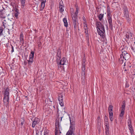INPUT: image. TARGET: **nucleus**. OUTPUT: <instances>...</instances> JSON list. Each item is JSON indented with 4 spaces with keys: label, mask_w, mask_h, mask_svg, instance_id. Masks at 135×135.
Returning a JSON list of instances; mask_svg holds the SVG:
<instances>
[{
    "label": "nucleus",
    "mask_w": 135,
    "mask_h": 135,
    "mask_svg": "<svg viewBox=\"0 0 135 135\" xmlns=\"http://www.w3.org/2000/svg\"><path fill=\"white\" fill-rule=\"evenodd\" d=\"M58 99L59 102L61 106L64 105L63 95L62 94H59L58 95Z\"/></svg>",
    "instance_id": "obj_9"
},
{
    "label": "nucleus",
    "mask_w": 135,
    "mask_h": 135,
    "mask_svg": "<svg viewBox=\"0 0 135 135\" xmlns=\"http://www.w3.org/2000/svg\"><path fill=\"white\" fill-rule=\"evenodd\" d=\"M44 9H43L42 7L41 8V7L40 8V11H42Z\"/></svg>",
    "instance_id": "obj_59"
},
{
    "label": "nucleus",
    "mask_w": 135,
    "mask_h": 135,
    "mask_svg": "<svg viewBox=\"0 0 135 135\" xmlns=\"http://www.w3.org/2000/svg\"><path fill=\"white\" fill-rule=\"evenodd\" d=\"M9 89L8 87H7L5 91L4 94V97H9Z\"/></svg>",
    "instance_id": "obj_17"
},
{
    "label": "nucleus",
    "mask_w": 135,
    "mask_h": 135,
    "mask_svg": "<svg viewBox=\"0 0 135 135\" xmlns=\"http://www.w3.org/2000/svg\"><path fill=\"white\" fill-rule=\"evenodd\" d=\"M122 105L121 110L125 111L126 107V102L125 100H124L122 102Z\"/></svg>",
    "instance_id": "obj_19"
},
{
    "label": "nucleus",
    "mask_w": 135,
    "mask_h": 135,
    "mask_svg": "<svg viewBox=\"0 0 135 135\" xmlns=\"http://www.w3.org/2000/svg\"><path fill=\"white\" fill-rule=\"evenodd\" d=\"M132 75H135V73H133V74H132Z\"/></svg>",
    "instance_id": "obj_61"
},
{
    "label": "nucleus",
    "mask_w": 135,
    "mask_h": 135,
    "mask_svg": "<svg viewBox=\"0 0 135 135\" xmlns=\"http://www.w3.org/2000/svg\"><path fill=\"white\" fill-rule=\"evenodd\" d=\"M22 119L21 121V125L22 126L25 123V120L24 119V118L23 117L22 118H21Z\"/></svg>",
    "instance_id": "obj_37"
},
{
    "label": "nucleus",
    "mask_w": 135,
    "mask_h": 135,
    "mask_svg": "<svg viewBox=\"0 0 135 135\" xmlns=\"http://www.w3.org/2000/svg\"><path fill=\"white\" fill-rule=\"evenodd\" d=\"M6 20H4L3 21V22L2 23L3 26L4 27V28H5L6 27L5 25L6 24Z\"/></svg>",
    "instance_id": "obj_41"
},
{
    "label": "nucleus",
    "mask_w": 135,
    "mask_h": 135,
    "mask_svg": "<svg viewBox=\"0 0 135 135\" xmlns=\"http://www.w3.org/2000/svg\"><path fill=\"white\" fill-rule=\"evenodd\" d=\"M61 50L59 48L57 50L56 56V60L60 59L61 57Z\"/></svg>",
    "instance_id": "obj_12"
},
{
    "label": "nucleus",
    "mask_w": 135,
    "mask_h": 135,
    "mask_svg": "<svg viewBox=\"0 0 135 135\" xmlns=\"http://www.w3.org/2000/svg\"><path fill=\"white\" fill-rule=\"evenodd\" d=\"M85 37H86V39L87 42L88 43H89V34H85Z\"/></svg>",
    "instance_id": "obj_32"
},
{
    "label": "nucleus",
    "mask_w": 135,
    "mask_h": 135,
    "mask_svg": "<svg viewBox=\"0 0 135 135\" xmlns=\"http://www.w3.org/2000/svg\"><path fill=\"white\" fill-rule=\"evenodd\" d=\"M104 15V14H100L98 16V17L99 20L100 21L102 20L103 18V17Z\"/></svg>",
    "instance_id": "obj_24"
},
{
    "label": "nucleus",
    "mask_w": 135,
    "mask_h": 135,
    "mask_svg": "<svg viewBox=\"0 0 135 135\" xmlns=\"http://www.w3.org/2000/svg\"><path fill=\"white\" fill-rule=\"evenodd\" d=\"M64 115L63 114L62 115H61V117H60L61 119L60 120V122L61 121L62 118L63 117Z\"/></svg>",
    "instance_id": "obj_50"
},
{
    "label": "nucleus",
    "mask_w": 135,
    "mask_h": 135,
    "mask_svg": "<svg viewBox=\"0 0 135 135\" xmlns=\"http://www.w3.org/2000/svg\"><path fill=\"white\" fill-rule=\"evenodd\" d=\"M58 133V132H55V135H57Z\"/></svg>",
    "instance_id": "obj_58"
},
{
    "label": "nucleus",
    "mask_w": 135,
    "mask_h": 135,
    "mask_svg": "<svg viewBox=\"0 0 135 135\" xmlns=\"http://www.w3.org/2000/svg\"><path fill=\"white\" fill-rule=\"evenodd\" d=\"M83 20H84V21H85V18L84 16H83Z\"/></svg>",
    "instance_id": "obj_55"
},
{
    "label": "nucleus",
    "mask_w": 135,
    "mask_h": 135,
    "mask_svg": "<svg viewBox=\"0 0 135 135\" xmlns=\"http://www.w3.org/2000/svg\"><path fill=\"white\" fill-rule=\"evenodd\" d=\"M55 132H59L60 133H61L60 130H62L59 124V123L58 122H56L55 123Z\"/></svg>",
    "instance_id": "obj_7"
},
{
    "label": "nucleus",
    "mask_w": 135,
    "mask_h": 135,
    "mask_svg": "<svg viewBox=\"0 0 135 135\" xmlns=\"http://www.w3.org/2000/svg\"><path fill=\"white\" fill-rule=\"evenodd\" d=\"M113 109V106L111 105H109L108 108V111L109 117L111 122H112L114 119Z\"/></svg>",
    "instance_id": "obj_4"
},
{
    "label": "nucleus",
    "mask_w": 135,
    "mask_h": 135,
    "mask_svg": "<svg viewBox=\"0 0 135 135\" xmlns=\"http://www.w3.org/2000/svg\"><path fill=\"white\" fill-rule=\"evenodd\" d=\"M23 36L22 34H21L20 35V41H22L23 40Z\"/></svg>",
    "instance_id": "obj_39"
},
{
    "label": "nucleus",
    "mask_w": 135,
    "mask_h": 135,
    "mask_svg": "<svg viewBox=\"0 0 135 135\" xmlns=\"http://www.w3.org/2000/svg\"><path fill=\"white\" fill-rule=\"evenodd\" d=\"M48 100H49V101H50V102H52V101L50 99H48Z\"/></svg>",
    "instance_id": "obj_63"
},
{
    "label": "nucleus",
    "mask_w": 135,
    "mask_h": 135,
    "mask_svg": "<svg viewBox=\"0 0 135 135\" xmlns=\"http://www.w3.org/2000/svg\"><path fill=\"white\" fill-rule=\"evenodd\" d=\"M74 27V29L76 30L77 28V26H78L79 23L77 20H72Z\"/></svg>",
    "instance_id": "obj_18"
},
{
    "label": "nucleus",
    "mask_w": 135,
    "mask_h": 135,
    "mask_svg": "<svg viewBox=\"0 0 135 135\" xmlns=\"http://www.w3.org/2000/svg\"><path fill=\"white\" fill-rule=\"evenodd\" d=\"M85 34H88V30H85Z\"/></svg>",
    "instance_id": "obj_51"
},
{
    "label": "nucleus",
    "mask_w": 135,
    "mask_h": 135,
    "mask_svg": "<svg viewBox=\"0 0 135 135\" xmlns=\"http://www.w3.org/2000/svg\"><path fill=\"white\" fill-rule=\"evenodd\" d=\"M44 135H48V134H47L44 133Z\"/></svg>",
    "instance_id": "obj_64"
},
{
    "label": "nucleus",
    "mask_w": 135,
    "mask_h": 135,
    "mask_svg": "<svg viewBox=\"0 0 135 135\" xmlns=\"http://www.w3.org/2000/svg\"><path fill=\"white\" fill-rule=\"evenodd\" d=\"M9 97H4L3 98V103L6 106L8 105L9 103Z\"/></svg>",
    "instance_id": "obj_15"
},
{
    "label": "nucleus",
    "mask_w": 135,
    "mask_h": 135,
    "mask_svg": "<svg viewBox=\"0 0 135 135\" xmlns=\"http://www.w3.org/2000/svg\"><path fill=\"white\" fill-rule=\"evenodd\" d=\"M128 69H124V71H127L128 70Z\"/></svg>",
    "instance_id": "obj_60"
},
{
    "label": "nucleus",
    "mask_w": 135,
    "mask_h": 135,
    "mask_svg": "<svg viewBox=\"0 0 135 135\" xmlns=\"http://www.w3.org/2000/svg\"><path fill=\"white\" fill-rule=\"evenodd\" d=\"M126 40L129 41V42L130 41L132 40L134 36L133 34L131 31H128L126 33Z\"/></svg>",
    "instance_id": "obj_6"
},
{
    "label": "nucleus",
    "mask_w": 135,
    "mask_h": 135,
    "mask_svg": "<svg viewBox=\"0 0 135 135\" xmlns=\"http://www.w3.org/2000/svg\"><path fill=\"white\" fill-rule=\"evenodd\" d=\"M98 119V124H99V122L100 121V117L99 116L97 118Z\"/></svg>",
    "instance_id": "obj_47"
},
{
    "label": "nucleus",
    "mask_w": 135,
    "mask_h": 135,
    "mask_svg": "<svg viewBox=\"0 0 135 135\" xmlns=\"http://www.w3.org/2000/svg\"><path fill=\"white\" fill-rule=\"evenodd\" d=\"M131 49H132V52H133V51H134V47H133V46H132L131 47Z\"/></svg>",
    "instance_id": "obj_48"
},
{
    "label": "nucleus",
    "mask_w": 135,
    "mask_h": 135,
    "mask_svg": "<svg viewBox=\"0 0 135 135\" xmlns=\"http://www.w3.org/2000/svg\"><path fill=\"white\" fill-rule=\"evenodd\" d=\"M49 131L48 129H45V130L44 133L48 134L49 133Z\"/></svg>",
    "instance_id": "obj_44"
},
{
    "label": "nucleus",
    "mask_w": 135,
    "mask_h": 135,
    "mask_svg": "<svg viewBox=\"0 0 135 135\" xmlns=\"http://www.w3.org/2000/svg\"><path fill=\"white\" fill-rule=\"evenodd\" d=\"M106 23H107V24L106 25V29H107V30H108V25H107V21H106Z\"/></svg>",
    "instance_id": "obj_52"
},
{
    "label": "nucleus",
    "mask_w": 135,
    "mask_h": 135,
    "mask_svg": "<svg viewBox=\"0 0 135 135\" xmlns=\"http://www.w3.org/2000/svg\"><path fill=\"white\" fill-rule=\"evenodd\" d=\"M63 21L64 22V26H65L66 27H68V24L66 18H64L63 19Z\"/></svg>",
    "instance_id": "obj_20"
},
{
    "label": "nucleus",
    "mask_w": 135,
    "mask_h": 135,
    "mask_svg": "<svg viewBox=\"0 0 135 135\" xmlns=\"http://www.w3.org/2000/svg\"><path fill=\"white\" fill-rule=\"evenodd\" d=\"M117 4H118L116 3V2L113 3L112 4V6L115 8V7H117L116 6Z\"/></svg>",
    "instance_id": "obj_43"
},
{
    "label": "nucleus",
    "mask_w": 135,
    "mask_h": 135,
    "mask_svg": "<svg viewBox=\"0 0 135 135\" xmlns=\"http://www.w3.org/2000/svg\"><path fill=\"white\" fill-rule=\"evenodd\" d=\"M37 44L39 47H41L42 45V44L40 41H39L38 42H37Z\"/></svg>",
    "instance_id": "obj_42"
},
{
    "label": "nucleus",
    "mask_w": 135,
    "mask_h": 135,
    "mask_svg": "<svg viewBox=\"0 0 135 135\" xmlns=\"http://www.w3.org/2000/svg\"><path fill=\"white\" fill-rule=\"evenodd\" d=\"M122 54L120 55V58L119 59V61L120 63L122 64L123 63L124 59L128 60L130 58V55L127 51H124L122 52Z\"/></svg>",
    "instance_id": "obj_2"
},
{
    "label": "nucleus",
    "mask_w": 135,
    "mask_h": 135,
    "mask_svg": "<svg viewBox=\"0 0 135 135\" xmlns=\"http://www.w3.org/2000/svg\"><path fill=\"white\" fill-rule=\"evenodd\" d=\"M66 135H74V133L73 132L68 131Z\"/></svg>",
    "instance_id": "obj_35"
},
{
    "label": "nucleus",
    "mask_w": 135,
    "mask_h": 135,
    "mask_svg": "<svg viewBox=\"0 0 135 135\" xmlns=\"http://www.w3.org/2000/svg\"><path fill=\"white\" fill-rule=\"evenodd\" d=\"M128 127H131L132 126V122L131 119L129 117V118L128 120Z\"/></svg>",
    "instance_id": "obj_22"
},
{
    "label": "nucleus",
    "mask_w": 135,
    "mask_h": 135,
    "mask_svg": "<svg viewBox=\"0 0 135 135\" xmlns=\"http://www.w3.org/2000/svg\"><path fill=\"white\" fill-rule=\"evenodd\" d=\"M107 12H110V8L109 6H108L107 7Z\"/></svg>",
    "instance_id": "obj_45"
},
{
    "label": "nucleus",
    "mask_w": 135,
    "mask_h": 135,
    "mask_svg": "<svg viewBox=\"0 0 135 135\" xmlns=\"http://www.w3.org/2000/svg\"><path fill=\"white\" fill-rule=\"evenodd\" d=\"M124 14V17L126 18L127 20L128 23L130 22L131 20L130 19L129 15L128 14V11L127 7H125L123 8Z\"/></svg>",
    "instance_id": "obj_5"
},
{
    "label": "nucleus",
    "mask_w": 135,
    "mask_h": 135,
    "mask_svg": "<svg viewBox=\"0 0 135 135\" xmlns=\"http://www.w3.org/2000/svg\"><path fill=\"white\" fill-rule=\"evenodd\" d=\"M35 52L34 51H32L31 52V54L30 55L29 57L33 58Z\"/></svg>",
    "instance_id": "obj_27"
},
{
    "label": "nucleus",
    "mask_w": 135,
    "mask_h": 135,
    "mask_svg": "<svg viewBox=\"0 0 135 135\" xmlns=\"http://www.w3.org/2000/svg\"><path fill=\"white\" fill-rule=\"evenodd\" d=\"M96 25L97 28H98L100 30V31L98 30V33L104 38L105 37L104 33L105 32L104 26L102 25L101 22L98 21L96 22Z\"/></svg>",
    "instance_id": "obj_1"
},
{
    "label": "nucleus",
    "mask_w": 135,
    "mask_h": 135,
    "mask_svg": "<svg viewBox=\"0 0 135 135\" xmlns=\"http://www.w3.org/2000/svg\"><path fill=\"white\" fill-rule=\"evenodd\" d=\"M39 119L37 118H35L33 121L32 126L33 128H34L36 124H38V122Z\"/></svg>",
    "instance_id": "obj_14"
},
{
    "label": "nucleus",
    "mask_w": 135,
    "mask_h": 135,
    "mask_svg": "<svg viewBox=\"0 0 135 135\" xmlns=\"http://www.w3.org/2000/svg\"><path fill=\"white\" fill-rule=\"evenodd\" d=\"M129 129L130 131V132L131 134L132 135V134L133 133L134 131L133 130V129L132 128V126L131 127H129Z\"/></svg>",
    "instance_id": "obj_30"
},
{
    "label": "nucleus",
    "mask_w": 135,
    "mask_h": 135,
    "mask_svg": "<svg viewBox=\"0 0 135 135\" xmlns=\"http://www.w3.org/2000/svg\"><path fill=\"white\" fill-rule=\"evenodd\" d=\"M86 72L85 70V64L82 65V73H81V79L83 80L84 81L85 79V73Z\"/></svg>",
    "instance_id": "obj_8"
},
{
    "label": "nucleus",
    "mask_w": 135,
    "mask_h": 135,
    "mask_svg": "<svg viewBox=\"0 0 135 135\" xmlns=\"http://www.w3.org/2000/svg\"><path fill=\"white\" fill-rule=\"evenodd\" d=\"M26 0H21V1L22 7H23L25 5V2Z\"/></svg>",
    "instance_id": "obj_28"
},
{
    "label": "nucleus",
    "mask_w": 135,
    "mask_h": 135,
    "mask_svg": "<svg viewBox=\"0 0 135 135\" xmlns=\"http://www.w3.org/2000/svg\"><path fill=\"white\" fill-rule=\"evenodd\" d=\"M29 65H31L33 62V58L29 57V60H27Z\"/></svg>",
    "instance_id": "obj_21"
},
{
    "label": "nucleus",
    "mask_w": 135,
    "mask_h": 135,
    "mask_svg": "<svg viewBox=\"0 0 135 135\" xmlns=\"http://www.w3.org/2000/svg\"><path fill=\"white\" fill-rule=\"evenodd\" d=\"M104 120L105 122H107V121H108V118L106 115H105L104 117Z\"/></svg>",
    "instance_id": "obj_46"
},
{
    "label": "nucleus",
    "mask_w": 135,
    "mask_h": 135,
    "mask_svg": "<svg viewBox=\"0 0 135 135\" xmlns=\"http://www.w3.org/2000/svg\"><path fill=\"white\" fill-rule=\"evenodd\" d=\"M9 15V13L8 12L7 10L5 9L3 7L2 9L0 10V17L3 18H5L6 16H8Z\"/></svg>",
    "instance_id": "obj_3"
},
{
    "label": "nucleus",
    "mask_w": 135,
    "mask_h": 135,
    "mask_svg": "<svg viewBox=\"0 0 135 135\" xmlns=\"http://www.w3.org/2000/svg\"><path fill=\"white\" fill-rule=\"evenodd\" d=\"M20 42H21V44H22V45H23V44H24V40H23L22 41H21Z\"/></svg>",
    "instance_id": "obj_53"
},
{
    "label": "nucleus",
    "mask_w": 135,
    "mask_h": 135,
    "mask_svg": "<svg viewBox=\"0 0 135 135\" xmlns=\"http://www.w3.org/2000/svg\"><path fill=\"white\" fill-rule=\"evenodd\" d=\"M84 29L85 31V30H88L87 27V25H86V28H85Z\"/></svg>",
    "instance_id": "obj_54"
},
{
    "label": "nucleus",
    "mask_w": 135,
    "mask_h": 135,
    "mask_svg": "<svg viewBox=\"0 0 135 135\" xmlns=\"http://www.w3.org/2000/svg\"><path fill=\"white\" fill-rule=\"evenodd\" d=\"M70 129L69 131H70L73 132L74 131L75 129V124H74V123L73 122H72L71 120H70Z\"/></svg>",
    "instance_id": "obj_11"
},
{
    "label": "nucleus",
    "mask_w": 135,
    "mask_h": 135,
    "mask_svg": "<svg viewBox=\"0 0 135 135\" xmlns=\"http://www.w3.org/2000/svg\"><path fill=\"white\" fill-rule=\"evenodd\" d=\"M133 54H135V49H134V50L133 51V52H132Z\"/></svg>",
    "instance_id": "obj_57"
},
{
    "label": "nucleus",
    "mask_w": 135,
    "mask_h": 135,
    "mask_svg": "<svg viewBox=\"0 0 135 135\" xmlns=\"http://www.w3.org/2000/svg\"><path fill=\"white\" fill-rule=\"evenodd\" d=\"M108 20L109 23V26L112 30L113 29V25L112 18H108Z\"/></svg>",
    "instance_id": "obj_13"
},
{
    "label": "nucleus",
    "mask_w": 135,
    "mask_h": 135,
    "mask_svg": "<svg viewBox=\"0 0 135 135\" xmlns=\"http://www.w3.org/2000/svg\"><path fill=\"white\" fill-rule=\"evenodd\" d=\"M11 46H12V50H11V52H13L14 51V49H13V46L12 45H11Z\"/></svg>",
    "instance_id": "obj_49"
},
{
    "label": "nucleus",
    "mask_w": 135,
    "mask_h": 135,
    "mask_svg": "<svg viewBox=\"0 0 135 135\" xmlns=\"http://www.w3.org/2000/svg\"><path fill=\"white\" fill-rule=\"evenodd\" d=\"M60 59H59L57 60H56L57 63L58 65H64L65 64V62H66V59L65 58H62L61 60L60 61Z\"/></svg>",
    "instance_id": "obj_10"
},
{
    "label": "nucleus",
    "mask_w": 135,
    "mask_h": 135,
    "mask_svg": "<svg viewBox=\"0 0 135 135\" xmlns=\"http://www.w3.org/2000/svg\"><path fill=\"white\" fill-rule=\"evenodd\" d=\"M86 61L85 58L84 57L83 58V61L82 62V65H83V64H85V62Z\"/></svg>",
    "instance_id": "obj_38"
},
{
    "label": "nucleus",
    "mask_w": 135,
    "mask_h": 135,
    "mask_svg": "<svg viewBox=\"0 0 135 135\" xmlns=\"http://www.w3.org/2000/svg\"><path fill=\"white\" fill-rule=\"evenodd\" d=\"M16 13H15L14 14V16L16 17H17L19 13L18 12V10L16 9V10H15Z\"/></svg>",
    "instance_id": "obj_33"
},
{
    "label": "nucleus",
    "mask_w": 135,
    "mask_h": 135,
    "mask_svg": "<svg viewBox=\"0 0 135 135\" xmlns=\"http://www.w3.org/2000/svg\"><path fill=\"white\" fill-rule=\"evenodd\" d=\"M107 17L108 18H112V16L110 12H107Z\"/></svg>",
    "instance_id": "obj_36"
},
{
    "label": "nucleus",
    "mask_w": 135,
    "mask_h": 135,
    "mask_svg": "<svg viewBox=\"0 0 135 135\" xmlns=\"http://www.w3.org/2000/svg\"><path fill=\"white\" fill-rule=\"evenodd\" d=\"M75 7H76V11L75 12L74 14H75L76 15H78V11L79 10V8H78V6L77 4H76L75 5Z\"/></svg>",
    "instance_id": "obj_25"
},
{
    "label": "nucleus",
    "mask_w": 135,
    "mask_h": 135,
    "mask_svg": "<svg viewBox=\"0 0 135 135\" xmlns=\"http://www.w3.org/2000/svg\"><path fill=\"white\" fill-rule=\"evenodd\" d=\"M46 1H42L41 4V8L42 7L43 9H44L45 6V3L46 2Z\"/></svg>",
    "instance_id": "obj_23"
},
{
    "label": "nucleus",
    "mask_w": 135,
    "mask_h": 135,
    "mask_svg": "<svg viewBox=\"0 0 135 135\" xmlns=\"http://www.w3.org/2000/svg\"><path fill=\"white\" fill-rule=\"evenodd\" d=\"M71 16L72 18V20H77V17L78 16V15L74 14L73 15V14H72Z\"/></svg>",
    "instance_id": "obj_26"
},
{
    "label": "nucleus",
    "mask_w": 135,
    "mask_h": 135,
    "mask_svg": "<svg viewBox=\"0 0 135 135\" xmlns=\"http://www.w3.org/2000/svg\"><path fill=\"white\" fill-rule=\"evenodd\" d=\"M105 126H106V128L105 129L106 131H105V133L106 134H107V133H108V131H109V124H105Z\"/></svg>",
    "instance_id": "obj_29"
},
{
    "label": "nucleus",
    "mask_w": 135,
    "mask_h": 135,
    "mask_svg": "<svg viewBox=\"0 0 135 135\" xmlns=\"http://www.w3.org/2000/svg\"><path fill=\"white\" fill-rule=\"evenodd\" d=\"M3 28L2 27H0V36H1L3 35Z\"/></svg>",
    "instance_id": "obj_34"
},
{
    "label": "nucleus",
    "mask_w": 135,
    "mask_h": 135,
    "mask_svg": "<svg viewBox=\"0 0 135 135\" xmlns=\"http://www.w3.org/2000/svg\"><path fill=\"white\" fill-rule=\"evenodd\" d=\"M131 66H128V68H131Z\"/></svg>",
    "instance_id": "obj_62"
},
{
    "label": "nucleus",
    "mask_w": 135,
    "mask_h": 135,
    "mask_svg": "<svg viewBox=\"0 0 135 135\" xmlns=\"http://www.w3.org/2000/svg\"><path fill=\"white\" fill-rule=\"evenodd\" d=\"M63 2L62 1H61L59 3V11L60 12L62 13L64 11V7L63 6L62 4L61 3H62Z\"/></svg>",
    "instance_id": "obj_16"
},
{
    "label": "nucleus",
    "mask_w": 135,
    "mask_h": 135,
    "mask_svg": "<svg viewBox=\"0 0 135 135\" xmlns=\"http://www.w3.org/2000/svg\"><path fill=\"white\" fill-rule=\"evenodd\" d=\"M108 124V121H107V122H105V124Z\"/></svg>",
    "instance_id": "obj_56"
},
{
    "label": "nucleus",
    "mask_w": 135,
    "mask_h": 135,
    "mask_svg": "<svg viewBox=\"0 0 135 135\" xmlns=\"http://www.w3.org/2000/svg\"><path fill=\"white\" fill-rule=\"evenodd\" d=\"M63 112H61V114H60V115H59V110H58H58H57V113L58 114V115H57V118H58V117L59 118V115H60L61 116V115H62L63 114L64 115V114H63V113H62Z\"/></svg>",
    "instance_id": "obj_40"
},
{
    "label": "nucleus",
    "mask_w": 135,
    "mask_h": 135,
    "mask_svg": "<svg viewBox=\"0 0 135 135\" xmlns=\"http://www.w3.org/2000/svg\"><path fill=\"white\" fill-rule=\"evenodd\" d=\"M124 111L123 110H123H121L120 113L119 115V116L120 117H121V118L123 116V115L124 114Z\"/></svg>",
    "instance_id": "obj_31"
}]
</instances>
